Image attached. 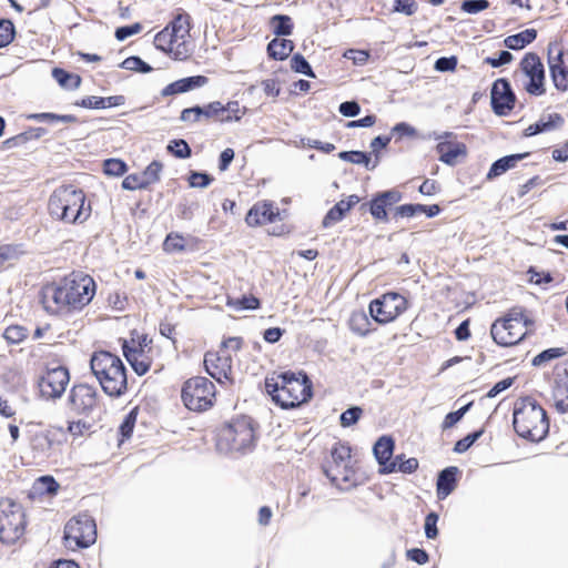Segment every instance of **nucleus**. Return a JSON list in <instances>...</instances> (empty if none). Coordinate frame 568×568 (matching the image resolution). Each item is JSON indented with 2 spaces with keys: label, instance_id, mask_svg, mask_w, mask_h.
Returning a JSON list of instances; mask_svg holds the SVG:
<instances>
[{
  "label": "nucleus",
  "instance_id": "obj_10",
  "mask_svg": "<svg viewBox=\"0 0 568 568\" xmlns=\"http://www.w3.org/2000/svg\"><path fill=\"white\" fill-rule=\"evenodd\" d=\"M407 310V300L398 293L388 292L369 303L372 318L382 325L394 322Z\"/></svg>",
  "mask_w": 568,
  "mask_h": 568
},
{
  "label": "nucleus",
  "instance_id": "obj_32",
  "mask_svg": "<svg viewBox=\"0 0 568 568\" xmlns=\"http://www.w3.org/2000/svg\"><path fill=\"white\" fill-rule=\"evenodd\" d=\"M52 77L60 84V87L67 90L78 89L81 84V78L78 74L69 73L63 69H53Z\"/></svg>",
  "mask_w": 568,
  "mask_h": 568
},
{
  "label": "nucleus",
  "instance_id": "obj_19",
  "mask_svg": "<svg viewBox=\"0 0 568 568\" xmlns=\"http://www.w3.org/2000/svg\"><path fill=\"white\" fill-rule=\"evenodd\" d=\"M23 434L29 439L31 449L39 454H45L52 445L49 432L41 429L40 424L21 422Z\"/></svg>",
  "mask_w": 568,
  "mask_h": 568
},
{
  "label": "nucleus",
  "instance_id": "obj_55",
  "mask_svg": "<svg viewBox=\"0 0 568 568\" xmlns=\"http://www.w3.org/2000/svg\"><path fill=\"white\" fill-rule=\"evenodd\" d=\"M361 415H362V408H359V407H352V408L346 409L341 415L342 426L349 427V426L356 424L357 420L359 419Z\"/></svg>",
  "mask_w": 568,
  "mask_h": 568
},
{
  "label": "nucleus",
  "instance_id": "obj_38",
  "mask_svg": "<svg viewBox=\"0 0 568 568\" xmlns=\"http://www.w3.org/2000/svg\"><path fill=\"white\" fill-rule=\"evenodd\" d=\"M33 120L39 122H63V123H74L77 122V118L71 114H54V113H37L30 116Z\"/></svg>",
  "mask_w": 568,
  "mask_h": 568
},
{
  "label": "nucleus",
  "instance_id": "obj_8",
  "mask_svg": "<svg viewBox=\"0 0 568 568\" xmlns=\"http://www.w3.org/2000/svg\"><path fill=\"white\" fill-rule=\"evenodd\" d=\"M241 347L242 339L240 337H230L222 343L217 352H207L204 356L206 372L220 383L223 379L231 381L232 354L240 351Z\"/></svg>",
  "mask_w": 568,
  "mask_h": 568
},
{
  "label": "nucleus",
  "instance_id": "obj_28",
  "mask_svg": "<svg viewBox=\"0 0 568 568\" xmlns=\"http://www.w3.org/2000/svg\"><path fill=\"white\" fill-rule=\"evenodd\" d=\"M294 44L287 39H273L267 45L268 55L275 60H285L293 51Z\"/></svg>",
  "mask_w": 568,
  "mask_h": 568
},
{
  "label": "nucleus",
  "instance_id": "obj_43",
  "mask_svg": "<svg viewBox=\"0 0 568 568\" xmlns=\"http://www.w3.org/2000/svg\"><path fill=\"white\" fill-rule=\"evenodd\" d=\"M162 164L158 161L151 162L143 172H141L146 185H151L160 180Z\"/></svg>",
  "mask_w": 568,
  "mask_h": 568
},
{
  "label": "nucleus",
  "instance_id": "obj_17",
  "mask_svg": "<svg viewBox=\"0 0 568 568\" xmlns=\"http://www.w3.org/2000/svg\"><path fill=\"white\" fill-rule=\"evenodd\" d=\"M490 98L493 109L498 115H505L514 108L515 94L509 82L505 79H498L494 82Z\"/></svg>",
  "mask_w": 568,
  "mask_h": 568
},
{
  "label": "nucleus",
  "instance_id": "obj_64",
  "mask_svg": "<svg viewBox=\"0 0 568 568\" xmlns=\"http://www.w3.org/2000/svg\"><path fill=\"white\" fill-rule=\"evenodd\" d=\"M75 104L87 109H104V101L101 97H85Z\"/></svg>",
  "mask_w": 568,
  "mask_h": 568
},
{
  "label": "nucleus",
  "instance_id": "obj_3",
  "mask_svg": "<svg viewBox=\"0 0 568 568\" xmlns=\"http://www.w3.org/2000/svg\"><path fill=\"white\" fill-rule=\"evenodd\" d=\"M48 211L52 219L69 224H81L91 215L83 191L72 185H62L52 192Z\"/></svg>",
  "mask_w": 568,
  "mask_h": 568
},
{
  "label": "nucleus",
  "instance_id": "obj_36",
  "mask_svg": "<svg viewBox=\"0 0 568 568\" xmlns=\"http://www.w3.org/2000/svg\"><path fill=\"white\" fill-rule=\"evenodd\" d=\"M271 24L276 36H290L293 31L292 19L288 16L276 14L272 18Z\"/></svg>",
  "mask_w": 568,
  "mask_h": 568
},
{
  "label": "nucleus",
  "instance_id": "obj_54",
  "mask_svg": "<svg viewBox=\"0 0 568 568\" xmlns=\"http://www.w3.org/2000/svg\"><path fill=\"white\" fill-rule=\"evenodd\" d=\"M470 405L471 404L469 403L458 410L447 414L442 425L443 429H448L457 424L469 409Z\"/></svg>",
  "mask_w": 568,
  "mask_h": 568
},
{
  "label": "nucleus",
  "instance_id": "obj_11",
  "mask_svg": "<svg viewBox=\"0 0 568 568\" xmlns=\"http://www.w3.org/2000/svg\"><path fill=\"white\" fill-rule=\"evenodd\" d=\"M21 507L12 500L0 501V540L4 544L17 541L23 534L24 519Z\"/></svg>",
  "mask_w": 568,
  "mask_h": 568
},
{
  "label": "nucleus",
  "instance_id": "obj_49",
  "mask_svg": "<svg viewBox=\"0 0 568 568\" xmlns=\"http://www.w3.org/2000/svg\"><path fill=\"white\" fill-rule=\"evenodd\" d=\"M27 336V332L23 327L13 325L6 328L3 337L11 344H19Z\"/></svg>",
  "mask_w": 568,
  "mask_h": 568
},
{
  "label": "nucleus",
  "instance_id": "obj_30",
  "mask_svg": "<svg viewBox=\"0 0 568 568\" xmlns=\"http://www.w3.org/2000/svg\"><path fill=\"white\" fill-rule=\"evenodd\" d=\"M60 488V485L52 476H41L34 480L32 485V493L34 495L54 496Z\"/></svg>",
  "mask_w": 568,
  "mask_h": 568
},
{
  "label": "nucleus",
  "instance_id": "obj_53",
  "mask_svg": "<svg viewBox=\"0 0 568 568\" xmlns=\"http://www.w3.org/2000/svg\"><path fill=\"white\" fill-rule=\"evenodd\" d=\"M395 460H396V470L405 473V474H412L418 467V460L414 457L404 459V456H396Z\"/></svg>",
  "mask_w": 568,
  "mask_h": 568
},
{
  "label": "nucleus",
  "instance_id": "obj_5",
  "mask_svg": "<svg viewBox=\"0 0 568 568\" xmlns=\"http://www.w3.org/2000/svg\"><path fill=\"white\" fill-rule=\"evenodd\" d=\"M513 423L516 433L531 442H540L549 430L546 412L530 398L519 399L515 404Z\"/></svg>",
  "mask_w": 568,
  "mask_h": 568
},
{
  "label": "nucleus",
  "instance_id": "obj_21",
  "mask_svg": "<svg viewBox=\"0 0 568 568\" xmlns=\"http://www.w3.org/2000/svg\"><path fill=\"white\" fill-rule=\"evenodd\" d=\"M394 442L390 437L383 436L374 445V455L382 466L383 473L396 471V460L392 459Z\"/></svg>",
  "mask_w": 568,
  "mask_h": 568
},
{
  "label": "nucleus",
  "instance_id": "obj_61",
  "mask_svg": "<svg viewBox=\"0 0 568 568\" xmlns=\"http://www.w3.org/2000/svg\"><path fill=\"white\" fill-rule=\"evenodd\" d=\"M344 58L352 60L354 64L363 65L367 62L369 54L364 50L349 49L344 53Z\"/></svg>",
  "mask_w": 568,
  "mask_h": 568
},
{
  "label": "nucleus",
  "instance_id": "obj_26",
  "mask_svg": "<svg viewBox=\"0 0 568 568\" xmlns=\"http://www.w3.org/2000/svg\"><path fill=\"white\" fill-rule=\"evenodd\" d=\"M527 154H513L497 160L490 168L487 178L494 179L516 166Z\"/></svg>",
  "mask_w": 568,
  "mask_h": 568
},
{
  "label": "nucleus",
  "instance_id": "obj_22",
  "mask_svg": "<svg viewBox=\"0 0 568 568\" xmlns=\"http://www.w3.org/2000/svg\"><path fill=\"white\" fill-rule=\"evenodd\" d=\"M325 475L329 480L343 489H347L357 484L356 474L352 466V462L336 467H325Z\"/></svg>",
  "mask_w": 568,
  "mask_h": 568
},
{
  "label": "nucleus",
  "instance_id": "obj_37",
  "mask_svg": "<svg viewBox=\"0 0 568 568\" xmlns=\"http://www.w3.org/2000/svg\"><path fill=\"white\" fill-rule=\"evenodd\" d=\"M226 304L234 311L256 310L260 306V301L255 296L248 295L241 298H227Z\"/></svg>",
  "mask_w": 568,
  "mask_h": 568
},
{
  "label": "nucleus",
  "instance_id": "obj_18",
  "mask_svg": "<svg viewBox=\"0 0 568 568\" xmlns=\"http://www.w3.org/2000/svg\"><path fill=\"white\" fill-rule=\"evenodd\" d=\"M70 402L78 413L88 414L98 405V393L92 386L77 385L71 390Z\"/></svg>",
  "mask_w": 568,
  "mask_h": 568
},
{
  "label": "nucleus",
  "instance_id": "obj_24",
  "mask_svg": "<svg viewBox=\"0 0 568 568\" xmlns=\"http://www.w3.org/2000/svg\"><path fill=\"white\" fill-rule=\"evenodd\" d=\"M207 83V78L203 75H194L189 78H183L178 81H174L166 85L162 90L163 97L174 95L179 93H184L191 91L195 88H201Z\"/></svg>",
  "mask_w": 568,
  "mask_h": 568
},
{
  "label": "nucleus",
  "instance_id": "obj_40",
  "mask_svg": "<svg viewBox=\"0 0 568 568\" xmlns=\"http://www.w3.org/2000/svg\"><path fill=\"white\" fill-rule=\"evenodd\" d=\"M339 158L354 164H363L369 168L371 158L361 151H344L339 153Z\"/></svg>",
  "mask_w": 568,
  "mask_h": 568
},
{
  "label": "nucleus",
  "instance_id": "obj_58",
  "mask_svg": "<svg viewBox=\"0 0 568 568\" xmlns=\"http://www.w3.org/2000/svg\"><path fill=\"white\" fill-rule=\"evenodd\" d=\"M386 207H387V204L384 203V200H381L379 196H376L371 203V213L377 220H386L387 219Z\"/></svg>",
  "mask_w": 568,
  "mask_h": 568
},
{
  "label": "nucleus",
  "instance_id": "obj_50",
  "mask_svg": "<svg viewBox=\"0 0 568 568\" xmlns=\"http://www.w3.org/2000/svg\"><path fill=\"white\" fill-rule=\"evenodd\" d=\"M108 305L114 311H124L128 305V297L124 293L115 291L109 294Z\"/></svg>",
  "mask_w": 568,
  "mask_h": 568
},
{
  "label": "nucleus",
  "instance_id": "obj_48",
  "mask_svg": "<svg viewBox=\"0 0 568 568\" xmlns=\"http://www.w3.org/2000/svg\"><path fill=\"white\" fill-rule=\"evenodd\" d=\"M122 67L126 70L138 71L142 73H148L152 70V68L139 57L126 58L122 62Z\"/></svg>",
  "mask_w": 568,
  "mask_h": 568
},
{
  "label": "nucleus",
  "instance_id": "obj_47",
  "mask_svg": "<svg viewBox=\"0 0 568 568\" xmlns=\"http://www.w3.org/2000/svg\"><path fill=\"white\" fill-rule=\"evenodd\" d=\"M126 171V164L119 159H109L104 162V173L111 176H120Z\"/></svg>",
  "mask_w": 568,
  "mask_h": 568
},
{
  "label": "nucleus",
  "instance_id": "obj_45",
  "mask_svg": "<svg viewBox=\"0 0 568 568\" xmlns=\"http://www.w3.org/2000/svg\"><path fill=\"white\" fill-rule=\"evenodd\" d=\"M122 187L129 191L146 189L148 185L141 173L129 174L122 181Z\"/></svg>",
  "mask_w": 568,
  "mask_h": 568
},
{
  "label": "nucleus",
  "instance_id": "obj_31",
  "mask_svg": "<svg viewBox=\"0 0 568 568\" xmlns=\"http://www.w3.org/2000/svg\"><path fill=\"white\" fill-rule=\"evenodd\" d=\"M568 61V51H562L558 43H550L548 45V64L550 72L557 71L566 65Z\"/></svg>",
  "mask_w": 568,
  "mask_h": 568
},
{
  "label": "nucleus",
  "instance_id": "obj_4",
  "mask_svg": "<svg viewBox=\"0 0 568 568\" xmlns=\"http://www.w3.org/2000/svg\"><path fill=\"white\" fill-rule=\"evenodd\" d=\"M90 365L105 394L118 397L126 390L125 367L118 356L104 351L95 352Z\"/></svg>",
  "mask_w": 568,
  "mask_h": 568
},
{
  "label": "nucleus",
  "instance_id": "obj_63",
  "mask_svg": "<svg viewBox=\"0 0 568 568\" xmlns=\"http://www.w3.org/2000/svg\"><path fill=\"white\" fill-rule=\"evenodd\" d=\"M437 521H438V516L435 513H430L426 516L425 534H426L427 538H429V539L436 538V536L438 534L437 527H436Z\"/></svg>",
  "mask_w": 568,
  "mask_h": 568
},
{
  "label": "nucleus",
  "instance_id": "obj_56",
  "mask_svg": "<svg viewBox=\"0 0 568 568\" xmlns=\"http://www.w3.org/2000/svg\"><path fill=\"white\" fill-rule=\"evenodd\" d=\"M213 179L206 173L192 172L189 178V183L191 187H201L204 189L211 184Z\"/></svg>",
  "mask_w": 568,
  "mask_h": 568
},
{
  "label": "nucleus",
  "instance_id": "obj_27",
  "mask_svg": "<svg viewBox=\"0 0 568 568\" xmlns=\"http://www.w3.org/2000/svg\"><path fill=\"white\" fill-rule=\"evenodd\" d=\"M456 467L444 469L437 480V495L440 499L446 498L454 490V483L456 480Z\"/></svg>",
  "mask_w": 568,
  "mask_h": 568
},
{
  "label": "nucleus",
  "instance_id": "obj_33",
  "mask_svg": "<svg viewBox=\"0 0 568 568\" xmlns=\"http://www.w3.org/2000/svg\"><path fill=\"white\" fill-rule=\"evenodd\" d=\"M349 327L361 336L367 335L371 332V322L365 312H354L349 320Z\"/></svg>",
  "mask_w": 568,
  "mask_h": 568
},
{
  "label": "nucleus",
  "instance_id": "obj_52",
  "mask_svg": "<svg viewBox=\"0 0 568 568\" xmlns=\"http://www.w3.org/2000/svg\"><path fill=\"white\" fill-rule=\"evenodd\" d=\"M136 422V413L135 410H131L126 416L124 417L123 422L120 425V434L122 436V439H128L131 437L134 425Z\"/></svg>",
  "mask_w": 568,
  "mask_h": 568
},
{
  "label": "nucleus",
  "instance_id": "obj_9",
  "mask_svg": "<svg viewBox=\"0 0 568 568\" xmlns=\"http://www.w3.org/2000/svg\"><path fill=\"white\" fill-rule=\"evenodd\" d=\"M64 545L69 549L87 548L97 539V526L92 517L82 514L72 517L64 527Z\"/></svg>",
  "mask_w": 568,
  "mask_h": 568
},
{
  "label": "nucleus",
  "instance_id": "obj_7",
  "mask_svg": "<svg viewBox=\"0 0 568 568\" xmlns=\"http://www.w3.org/2000/svg\"><path fill=\"white\" fill-rule=\"evenodd\" d=\"M528 320L521 308H513L497 318L490 328L493 339L500 346L518 344L528 333Z\"/></svg>",
  "mask_w": 568,
  "mask_h": 568
},
{
  "label": "nucleus",
  "instance_id": "obj_51",
  "mask_svg": "<svg viewBox=\"0 0 568 568\" xmlns=\"http://www.w3.org/2000/svg\"><path fill=\"white\" fill-rule=\"evenodd\" d=\"M14 38V27L9 20L0 21V44L2 47L8 45Z\"/></svg>",
  "mask_w": 568,
  "mask_h": 568
},
{
  "label": "nucleus",
  "instance_id": "obj_25",
  "mask_svg": "<svg viewBox=\"0 0 568 568\" xmlns=\"http://www.w3.org/2000/svg\"><path fill=\"white\" fill-rule=\"evenodd\" d=\"M222 113H224V105L221 102L215 101V102L209 103L207 105H205L203 108L202 106H193V108L184 109L181 112L180 119L181 120H190L191 114H195V118L196 116L213 118V116H217Z\"/></svg>",
  "mask_w": 568,
  "mask_h": 568
},
{
  "label": "nucleus",
  "instance_id": "obj_29",
  "mask_svg": "<svg viewBox=\"0 0 568 568\" xmlns=\"http://www.w3.org/2000/svg\"><path fill=\"white\" fill-rule=\"evenodd\" d=\"M535 29H526L517 34L509 36L505 39V45L511 50L523 49L536 39Z\"/></svg>",
  "mask_w": 568,
  "mask_h": 568
},
{
  "label": "nucleus",
  "instance_id": "obj_2",
  "mask_svg": "<svg viewBox=\"0 0 568 568\" xmlns=\"http://www.w3.org/2000/svg\"><path fill=\"white\" fill-rule=\"evenodd\" d=\"M265 389L282 408H293L312 396V384L306 374L285 372L265 379Z\"/></svg>",
  "mask_w": 568,
  "mask_h": 568
},
{
  "label": "nucleus",
  "instance_id": "obj_60",
  "mask_svg": "<svg viewBox=\"0 0 568 568\" xmlns=\"http://www.w3.org/2000/svg\"><path fill=\"white\" fill-rule=\"evenodd\" d=\"M480 435V432L467 435L455 444L454 452L458 454L465 453L479 438Z\"/></svg>",
  "mask_w": 568,
  "mask_h": 568
},
{
  "label": "nucleus",
  "instance_id": "obj_46",
  "mask_svg": "<svg viewBox=\"0 0 568 568\" xmlns=\"http://www.w3.org/2000/svg\"><path fill=\"white\" fill-rule=\"evenodd\" d=\"M224 112H226L227 115L222 118L221 121H239L244 115L245 108H241L237 101H232L224 105Z\"/></svg>",
  "mask_w": 568,
  "mask_h": 568
},
{
  "label": "nucleus",
  "instance_id": "obj_44",
  "mask_svg": "<svg viewBox=\"0 0 568 568\" xmlns=\"http://www.w3.org/2000/svg\"><path fill=\"white\" fill-rule=\"evenodd\" d=\"M168 151L179 159H187L191 155V149L184 140L171 141Z\"/></svg>",
  "mask_w": 568,
  "mask_h": 568
},
{
  "label": "nucleus",
  "instance_id": "obj_6",
  "mask_svg": "<svg viewBox=\"0 0 568 568\" xmlns=\"http://www.w3.org/2000/svg\"><path fill=\"white\" fill-rule=\"evenodd\" d=\"M190 18L178 14L174 20L154 37V45L174 60H185L192 51Z\"/></svg>",
  "mask_w": 568,
  "mask_h": 568
},
{
  "label": "nucleus",
  "instance_id": "obj_39",
  "mask_svg": "<svg viewBox=\"0 0 568 568\" xmlns=\"http://www.w3.org/2000/svg\"><path fill=\"white\" fill-rule=\"evenodd\" d=\"M163 248L169 253L183 251L185 248L184 237L176 233L169 234L163 243Z\"/></svg>",
  "mask_w": 568,
  "mask_h": 568
},
{
  "label": "nucleus",
  "instance_id": "obj_1",
  "mask_svg": "<svg viewBox=\"0 0 568 568\" xmlns=\"http://www.w3.org/2000/svg\"><path fill=\"white\" fill-rule=\"evenodd\" d=\"M95 294V283L89 275L71 273L59 282L45 285L41 298L51 314L65 315L82 310Z\"/></svg>",
  "mask_w": 568,
  "mask_h": 568
},
{
  "label": "nucleus",
  "instance_id": "obj_15",
  "mask_svg": "<svg viewBox=\"0 0 568 568\" xmlns=\"http://www.w3.org/2000/svg\"><path fill=\"white\" fill-rule=\"evenodd\" d=\"M70 382L69 371L63 366L48 368L39 381V390L43 398H60Z\"/></svg>",
  "mask_w": 568,
  "mask_h": 568
},
{
  "label": "nucleus",
  "instance_id": "obj_41",
  "mask_svg": "<svg viewBox=\"0 0 568 568\" xmlns=\"http://www.w3.org/2000/svg\"><path fill=\"white\" fill-rule=\"evenodd\" d=\"M562 355H565V352L560 347L548 348L534 357L532 365L541 366L542 364H545L551 359L561 357Z\"/></svg>",
  "mask_w": 568,
  "mask_h": 568
},
{
  "label": "nucleus",
  "instance_id": "obj_35",
  "mask_svg": "<svg viewBox=\"0 0 568 568\" xmlns=\"http://www.w3.org/2000/svg\"><path fill=\"white\" fill-rule=\"evenodd\" d=\"M331 457H332V462L326 467L339 468V466L352 462L351 449H349V447H347L345 445L335 446L332 449Z\"/></svg>",
  "mask_w": 568,
  "mask_h": 568
},
{
  "label": "nucleus",
  "instance_id": "obj_20",
  "mask_svg": "<svg viewBox=\"0 0 568 568\" xmlns=\"http://www.w3.org/2000/svg\"><path fill=\"white\" fill-rule=\"evenodd\" d=\"M280 212L272 203L261 202L253 205L248 211L245 221L250 226H260L274 222Z\"/></svg>",
  "mask_w": 568,
  "mask_h": 568
},
{
  "label": "nucleus",
  "instance_id": "obj_34",
  "mask_svg": "<svg viewBox=\"0 0 568 568\" xmlns=\"http://www.w3.org/2000/svg\"><path fill=\"white\" fill-rule=\"evenodd\" d=\"M2 382L10 389H18L26 383L21 371L16 367H9L4 371Z\"/></svg>",
  "mask_w": 568,
  "mask_h": 568
},
{
  "label": "nucleus",
  "instance_id": "obj_57",
  "mask_svg": "<svg viewBox=\"0 0 568 568\" xmlns=\"http://www.w3.org/2000/svg\"><path fill=\"white\" fill-rule=\"evenodd\" d=\"M489 7L487 0H465L462 4V9L470 14L478 13Z\"/></svg>",
  "mask_w": 568,
  "mask_h": 568
},
{
  "label": "nucleus",
  "instance_id": "obj_14",
  "mask_svg": "<svg viewBox=\"0 0 568 568\" xmlns=\"http://www.w3.org/2000/svg\"><path fill=\"white\" fill-rule=\"evenodd\" d=\"M520 77L526 91L534 95L545 93V70L540 59L535 53H527L520 62Z\"/></svg>",
  "mask_w": 568,
  "mask_h": 568
},
{
  "label": "nucleus",
  "instance_id": "obj_16",
  "mask_svg": "<svg viewBox=\"0 0 568 568\" xmlns=\"http://www.w3.org/2000/svg\"><path fill=\"white\" fill-rule=\"evenodd\" d=\"M123 353L138 375H144L150 369L152 348L146 349L142 343H135V339L132 338L130 342L123 343Z\"/></svg>",
  "mask_w": 568,
  "mask_h": 568
},
{
  "label": "nucleus",
  "instance_id": "obj_13",
  "mask_svg": "<svg viewBox=\"0 0 568 568\" xmlns=\"http://www.w3.org/2000/svg\"><path fill=\"white\" fill-rule=\"evenodd\" d=\"M254 440V429L246 420H237L222 429L220 434L219 446L223 449V444L229 450H243L250 447Z\"/></svg>",
  "mask_w": 568,
  "mask_h": 568
},
{
  "label": "nucleus",
  "instance_id": "obj_62",
  "mask_svg": "<svg viewBox=\"0 0 568 568\" xmlns=\"http://www.w3.org/2000/svg\"><path fill=\"white\" fill-rule=\"evenodd\" d=\"M457 67L456 57H443L435 62V70L439 72L454 71Z\"/></svg>",
  "mask_w": 568,
  "mask_h": 568
},
{
  "label": "nucleus",
  "instance_id": "obj_12",
  "mask_svg": "<svg viewBox=\"0 0 568 568\" xmlns=\"http://www.w3.org/2000/svg\"><path fill=\"white\" fill-rule=\"evenodd\" d=\"M214 397V385L205 377L189 379L182 389L184 405L195 412L207 409Z\"/></svg>",
  "mask_w": 568,
  "mask_h": 568
},
{
  "label": "nucleus",
  "instance_id": "obj_23",
  "mask_svg": "<svg viewBox=\"0 0 568 568\" xmlns=\"http://www.w3.org/2000/svg\"><path fill=\"white\" fill-rule=\"evenodd\" d=\"M439 160L448 165H455L467 154L466 145L459 142H439L436 146Z\"/></svg>",
  "mask_w": 568,
  "mask_h": 568
},
{
  "label": "nucleus",
  "instance_id": "obj_42",
  "mask_svg": "<svg viewBox=\"0 0 568 568\" xmlns=\"http://www.w3.org/2000/svg\"><path fill=\"white\" fill-rule=\"evenodd\" d=\"M291 68L293 71H295L297 73L305 74L310 78H315V74H314L310 63L301 54H295L291 59Z\"/></svg>",
  "mask_w": 568,
  "mask_h": 568
},
{
  "label": "nucleus",
  "instance_id": "obj_59",
  "mask_svg": "<svg viewBox=\"0 0 568 568\" xmlns=\"http://www.w3.org/2000/svg\"><path fill=\"white\" fill-rule=\"evenodd\" d=\"M142 30V26L140 23H133L131 26L120 27L115 31V38L119 41H123L129 37L138 34Z\"/></svg>",
  "mask_w": 568,
  "mask_h": 568
}]
</instances>
